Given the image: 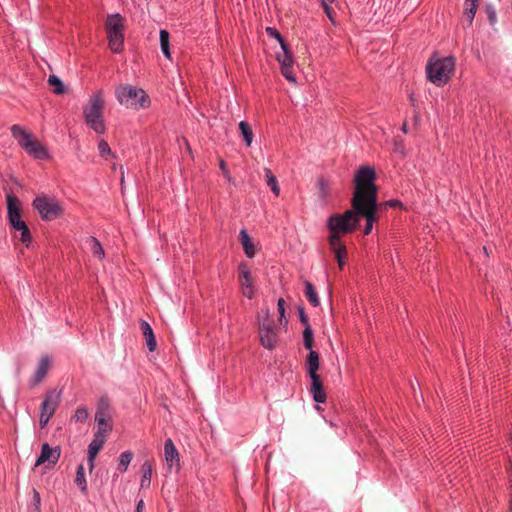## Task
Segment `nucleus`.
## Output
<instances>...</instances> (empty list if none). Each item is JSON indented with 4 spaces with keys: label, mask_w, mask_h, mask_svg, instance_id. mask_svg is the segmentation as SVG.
Masks as SVG:
<instances>
[{
    "label": "nucleus",
    "mask_w": 512,
    "mask_h": 512,
    "mask_svg": "<svg viewBox=\"0 0 512 512\" xmlns=\"http://www.w3.org/2000/svg\"><path fill=\"white\" fill-rule=\"evenodd\" d=\"M105 100L101 90L95 92L83 107V117L86 125L97 134L106 132L104 121Z\"/></svg>",
    "instance_id": "nucleus-1"
},
{
    "label": "nucleus",
    "mask_w": 512,
    "mask_h": 512,
    "mask_svg": "<svg viewBox=\"0 0 512 512\" xmlns=\"http://www.w3.org/2000/svg\"><path fill=\"white\" fill-rule=\"evenodd\" d=\"M10 131L12 137L28 155L38 160L49 158L48 150L38 140L34 139L28 130L15 124L11 126Z\"/></svg>",
    "instance_id": "nucleus-2"
},
{
    "label": "nucleus",
    "mask_w": 512,
    "mask_h": 512,
    "mask_svg": "<svg viewBox=\"0 0 512 512\" xmlns=\"http://www.w3.org/2000/svg\"><path fill=\"white\" fill-rule=\"evenodd\" d=\"M117 101L126 108L139 110L150 105V99L142 88L130 84H122L115 90Z\"/></svg>",
    "instance_id": "nucleus-3"
},
{
    "label": "nucleus",
    "mask_w": 512,
    "mask_h": 512,
    "mask_svg": "<svg viewBox=\"0 0 512 512\" xmlns=\"http://www.w3.org/2000/svg\"><path fill=\"white\" fill-rule=\"evenodd\" d=\"M125 19L120 13L109 14L105 21L108 46L115 54L120 53L124 46Z\"/></svg>",
    "instance_id": "nucleus-4"
},
{
    "label": "nucleus",
    "mask_w": 512,
    "mask_h": 512,
    "mask_svg": "<svg viewBox=\"0 0 512 512\" xmlns=\"http://www.w3.org/2000/svg\"><path fill=\"white\" fill-rule=\"evenodd\" d=\"M62 396L61 390H49L40 407V426L44 428L54 415Z\"/></svg>",
    "instance_id": "nucleus-5"
},
{
    "label": "nucleus",
    "mask_w": 512,
    "mask_h": 512,
    "mask_svg": "<svg viewBox=\"0 0 512 512\" xmlns=\"http://www.w3.org/2000/svg\"><path fill=\"white\" fill-rule=\"evenodd\" d=\"M33 207L40 214L44 221H52L60 216L62 207L55 199L47 197H37L33 201Z\"/></svg>",
    "instance_id": "nucleus-6"
},
{
    "label": "nucleus",
    "mask_w": 512,
    "mask_h": 512,
    "mask_svg": "<svg viewBox=\"0 0 512 512\" xmlns=\"http://www.w3.org/2000/svg\"><path fill=\"white\" fill-rule=\"evenodd\" d=\"M61 456L60 446L50 447L48 443H43L41 446V452L38 456L34 467H38L42 464L47 463L49 466H55Z\"/></svg>",
    "instance_id": "nucleus-7"
},
{
    "label": "nucleus",
    "mask_w": 512,
    "mask_h": 512,
    "mask_svg": "<svg viewBox=\"0 0 512 512\" xmlns=\"http://www.w3.org/2000/svg\"><path fill=\"white\" fill-rule=\"evenodd\" d=\"M164 457L170 469L175 468L176 471L180 469V457L172 439L168 438L164 443Z\"/></svg>",
    "instance_id": "nucleus-8"
},
{
    "label": "nucleus",
    "mask_w": 512,
    "mask_h": 512,
    "mask_svg": "<svg viewBox=\"0 0 512 512\" xmlns=\"http://www.w3.org/2000/svg\"><path fill=\"white\" fill-rule=\"evenodd\" d=\"M51 363H52V359L48 356V355H45V356H42L37 367H36V370L33 374V376L31 377V385H37L39 384L44 378L45 376L47 375V372L51 366Z\"/></svg>",
    "instance_id": "nucleus-9"
},
{
    "label": "nucleus",
    "mask_w": 512,
    "mask_h": 512,
    "mask_svg": "<svg viewBox=\"0 0 512 512\" xmlns=\"http://www.w3.org/2000/svg\"><path fill=\"white\" fill-rule=\"evenodd\" d=\"M7 217L8 221L11 224H14L17 221L22 220L20 209L18 206V199L13 195H7Z\"/></svg>",
    "instance_id": "nucleus-10"
},
{
    "label": "nucleus",
    "mask_w": 512,
    "mask_h": 512,
    "mask_svg": "<svg viewBox=\"0 0 512 512\" xmlns=\"http://www.w3.org/2000/svg\"><path fill=\"white\" fill-rule=\"evenodd\" d=\"M105 442L106 437H103L102 432L94 434V438L88 446V455L91 460L96 458L97 454L103 448Z\"/></svg>",
    "instance_id": "nucleus-11"
},
{
    "label": "nucleus",
    "mask_w": 512,
    "mask_h": 512,
    "mask_svg": "<svg viewBox=\"0 0 512 512\" xmlns=\"http://www.w3.org/2000/svg\"><path fill=\"white\" fill-rule=\"evenodd\" d=\"M140 327L146 340L147 347L150 352L156 349V339L153 333V329L150 324L144 320L140 322Z\"/></svg>",
    "instance_id": "nucleus-12"
},
{
    "label": "nucleus",
    "mask_w": 512,
    "mask_h": 512,
    "mask_svg": "<svg viewBox=\"0 0 512 512\" xmlns=\"http://www.w3.org/2000/svg\"><path fill=\"white\" fill-rule=\"evenodd\" d=\"M11 226L15 230L21 232L20 240L26 246H28L32 241V236H31L30 230H29L28 226L26 225V223L23 220H20V221L15 222L14 224H11Z\"/></svg>",
    "instance_id": "nucleus-13"
},
{
    "label": "nucleus",
    "mask_w": 512,
    "mask_h": 512,
    "mask_svg": "<svg viewBox=\"0 0 512 512\" xmlns=\"http://www.w3.org/2000/svg\"><path fill=\"white\" fill-rule=\"evenodd\" d=\"M141 480L140 486L141 488H148L151 484L152 478V465L149 461H145L141 466Z\"/></svg>",
    "instance_id": "nucleus-14"
},
{
    "label": "nucleus",
    "mask_w": 512,
    "mask_h": 512,
    "mask_svg": "<svg viewBox=\"0 0 512 512\" xmlns=\"http://www.w3.org/2000/svg\"><path fill=\"white\" fill-rule=\"evenodd\" d=\"M103 419V420H110V406L106 399L101 398L98 407L95 413V420Z\"/></svg>",
    "instance_id": "nucleus-15"
},
{
    "label": "nucleus",
    "mask_w": 512,
    "mask_h": 512,
    "mask_svg": "<svg viewBox=\"0 0 512 512\" xmlns=\"http://www.w3.org/2000/svg\"><path fill=\"white\" fill-rule=\"evenodd\" d=\"M159 36H160V47H161V51H162L163 55L167 59H171L169 32L165 29H161Z\"/></svg>",
    "instance_id": "nucleus-16"
},
{
    "label": "nucleus",
    "mask_w": 512,
    "mask_h": 512,
    "mask_svg": "<svg viewBox=\"0 0 512 512\" xmlns=\"http://www.w3.org/2000/svg\"><path fill=\"white\" fill-rule=\"evenodd\" d=\"M87 243H88L90 250L94 256H96L99 259H103L105 257V252L102 247V244L96 237L90 236L87 239Z\"/></svg>",
    "instance_id": "nucleus-17"
},
{
    "label": "nucleus",
    "mask_w": 512,
    "mask_h": 512,
    "mask_svg": "<svg viewBox=\"0 0 512 512\" xmlns=\"http://www.w3.org/2000/svg\"><path fill=\"white\" fill-rule=\"evenodd\" d=\"M133 452L130 450L124 451L119 456V462L117 469L119 472L124 473L127 471L132 459H133Z\"/></svg>",
    "instance_id": "nucleus-18"
},
{
    "label": "nucleus",
    "mask_w": 512,
    "mask_h": 512,
    "mask_svg": "<svg viewBox=\"0 0 512 512\" xmlns=\"http://www.w3.org/2000/svg\"><path fill=\"white\" fill-rule=\"evenodd\" d=\"M75 483L80 491L84 494L87 493V482L85 477V469L83 464L78 465L75 477Z\"/></svg>",
    "instance_id": "nucleus-19"
},
{
    "label": "nucleus",
    "mask_w": 512,
    "mask_h": 512,
    "mask_svg": "<svg viewBox=\"0 0 512 512\" xmlns=\"http://www.w3.org/2000/svg\"><path fill=\"white\" fill-rule=\"evenodd\" d=\"M48 83L55 94L60 95L64 93V85L59 77L55 75H50L48 78Z\"/></svg>",
    "instance_id": "nucleus-20"
},
{
    "label": "nucleus",
    "mask_w": 512,
    "mask_h": 512,
    "mask_svg": "<svg viewBox=\"0 0 512 512\" xmlns=\"http://www.w3.org/2000/svg\"><path fill=\"white\" fill-rule=\"evenodd\" d=\"M89 413L85 407H79L76 409L71 420L76 423H84L88 419Z\"/></svg>",
    "instance_id": "nucleus-21"
},
{
    "label": "nucleus",
    "mask_w": 512,
    "mask_h": 512,
    "mask_svg": "<svg viewBox=\"0 0 512 512\" xmlns=\"http://www.w3.org/2000/svg\"><path fill=\"white\" fill-rule=\"evenodd\" d=\"M95 421L98 425V429L95 433L102 432L103 437H106L107 433H109L112 430V425L110 423V420L98 419Z\"/></svg>",
    "instance_id": "nucleus-22"
},
{
    "label": "nucleus",
    "mask_w": 512,
    "mask_h": 512,
    "mask_svg": "<svg viewBox=\"0 0 512 512\" xmlns=\"http://www.w3.org/2000/svg\"><path fill=\"white\" fill-rule=\"evenodd\" d=\"M98 150L101 156H104L106 154H111V149L109 144L105 140H101L98 143Z\"/></svg>",
    "instance_id": "nucleus-23"
},
{
    "label": "nucleus",
    "mask_w": 512,
    "mask_h": 512,
    "mask_svg": "<svg viewBox=\"0 0 512 512\" xmlns=\"http://www.w3.org/2000/svg\"><path fill=\"white\" fill-rule=\"evenodd\" d=\"M32 502H33V505L35 506L36 511L40 512L41 499H40V494L37 490L33 491Z\"/></svg>",
    "instance_id": "nucleus-24"
},
{
    "label": "nucleus",
    "mask_w": 512,
    "mask_h": 512,
    "mask_svg": "<svg viewBox=\"0 0 512 512\" xmlns=\"http://www.w3.org/2000/svg\"><path fill=\"white\" fill-rule=\"evenodd\" d=\"M143 507H144V501L142 499H140L136 506V512H142Z\"/></svg>",
    "instance_id": "nucleus-25"
},
{
    "label": "nucleus",
    "mask_w": 512,
    "mask_h": 512,
    "mask_svg": "<svg viewBox=\"0 0 512 512\" xmlns=\"http://www.w3.org/2000/svg\"><path fill=\"white\" fill-rule=\"evenodd\" d=\"M94 461H95V459L91 460V458L88 457V464H89L90 470H93V468H94Z\"/></svg>",
    "instance_id": "nucleus-26"
},
{
    "label": "nucleus",
    "mask_w": 512,
    "mask_h": 512,
    "mask_svg": "<svg viewBox=\"0 0 512 512\" xmlns=\"http://www.w3.org/2000/svg\"><path fill=\"white\" fill-rule=\"evenodd\" d=\"M224 166H225L224 159H219V168L222 171H224Z\"/></svg>",
    "instance_id": "nucleus-27"
}]
</instances>
